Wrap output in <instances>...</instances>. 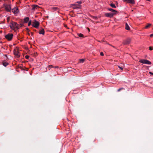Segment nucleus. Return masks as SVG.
Wrapping results in <instances>:
<instances>
[{"label":"nucleus","instance_id":"nucleus-1","mask_svg":"<svg viewBox=\"0 0 153 153\" xmlns=\"http://www.w3.org/2000/svg\"><path fill=\"white\" fill-rule=\"evenodd\" d=\"M10 28L13 30H16L19 29V25L17 23L12 21L10 25Z\"/></svg>","mask_w":153,"mask_h":153},{"label":"nucleus","instance_id":"nucleus-2","mask_svg":"<svg viewBox=\"0 0 153 153\" xmlns=\"http://www.w3.org/2000/svg\"><path fill=\"white\" fill-rule=\"evenodd\" d=\"M139 62L142 63L148 64V65H151L152 63L151 62L149 61V60L145 59H140L139 61Z\"/></svg>","mask_w":153,"mask_h":153},{"label":"nucleus","instance_id":"nucleus-3","mask_svg":"<svg viewBox=\"0 0 153 153\" xmlns=\"http://www.w3.org/2000/svg\"><path fill=\"white\" fill-rule=\"evenodd\" d=\"M39 25V22L37 21L36 20H34L33 22L32 26L36 28H37Z\"/></svg>","mask_w":153,"mask_h":153},{"label":"nucleus","instance_id":"nucleus-4","mask_svg":"<svg viewBox=\"0 0 153 153\" xmlns=\"http://www.w3.org/2000/svg\"><path fill=\"white\" fill-rule=\"evenodd\" d=\"M131 41V39L130 38H128L123 41V44L124 45H128L130 43Z\"/></svg>","mask_w":153,"mask_h":153},{"label":"nucleus","instance_id":"nucleus-5","mask_svg":"<svg viewBox=\"0 0 153 153\" xmlns=\"http://www.w3.org/2000/svg\"><path fill=\"white\" fill-rule=\"evenodd\" d=\"M13 36V34H8L5 36V38L9 41H10L12 40Z\"/></svg>","mask_w":153,"mask_h":153},{"label":"nucleus","instance_id":"nucleus-6","mask_svg":"<svg viewBox=\"0 0 153 153\" xmlns=\"http://www.w3.org/2000/svg\"><path fill=\"white\" fill-rule=\"evenodd\" d=\"M71 7H72L73 6H74V7H73V8L74 9H76V8L80 9V8H81V5H78L76 4H71Z\"/></svg>","mask_w":153,"mask_h":153},{"label":"nucleus","instance_id":"nucleus-7","mask_svg":"<svg viewBox=\"0 0 153 153\" xmlns=\"http://www.w3.org/2000/svg\"><path fill=\"white\" fill-rule=\"evenodd\" d=\"M115 14V13H105V15L106 17L111 18Z\"/></svg>","mask_w":153,"mask_h":153},{"label":"nucleus","instance_id":"nucleus-8","mask_svg":"<svg viewBox=\"0 0 153 153\" xmlns=\"http://www.w3.org/2000/svg\"><path fill=\"white\" fill-rule=\"evenodd\" d=\"M4 7L5 9L7 11L10 12L11 8L10 5L8 4L4 5Z\"/></svg>","mask_w":153,"mask_h":153},{"label":"nucleus","instance_id":"nucleus-9","mask_svg":"<svg viewBox=\"0 0 153 153\" xmlns=\"http://www.w3.org/2000/svg\"><path fill=\"white\" fill-rule=\"evenodd\" d=\"M123 1L125 2L132 4H134L135 3L134 0H123Z\"/></svg>","mask_w":153,"mask_h":153},{"label":"nucleus","instance_id":"nucleus-10","mask_svg":"<svg viewBox=\"0 0 153 153\" xmlns=\"http://www.w3.org/2000/svg\"><path fill=\"white\" fill-rule=\"evenodd\" d=\"M14 54L17 57H19V52L16 49H14L13 51Z\"/></svg>","mask_w":153,"mask_h":153},{"label":"nucleus","instance_id":"nucleus-11","mask_svg":"<svg viewBox=\"0 0 153 153\" xmlns=\"http://www.w3.org/2000/svg\"><path fill=\"white\" fill-rule=\"evenodd\" d=\"M12 11L13 13L15 14L17 13L19 11V9L18 8L15 7L14 8L12 9Z\"/></svg>","mask_w":153,"mask_h":153},{"label":"nucleus","instance_id":"nucleus-12","mask_svg":"<svg viewBox=\"0 0 153 153\" xmlns=\"http://www.w3.org/2000/svg\"><path fill=\"white\" fill-rule=\"evenodd\" d=\"M32 6L33 7L32 10H35L36 9H37L39 8V6L37 5H33Z\"/></svg>","mask_w":153,"mask_h":153},{"label":"nucleus","instance_id":"nucleus-13","mask_svg":"<svg viewBox=\"0 0 153 153\" xmlns=\"http://www.w3.org/2000/svg\"><path fill=\"white\" fill-rule=\"evenodd\" d=\"M39 34H42V35H44L45 34V31L44 29L43 28H42L39 31Z\"/></svg>","mask_w":153,"mask_h":153},{"label":"nucleus","instance_id":"nucleus-14","mask_svg":"<svg viewBox=\"0 0 153 153\" xmlns=\"http://www.w3.org/2000/svg\"><path fill=\"white\" fill-rule=\"evenodd\" d=\"M108 10L109 11L112 12H113V13H115V14L117 12V11L116 10H114L112 8H108Z\"/></svg>","mask_w":153,"mask_h":153},{"label":"nucleus","instance_id":"nucleus-15","mask_svg":"<svg viewBox=\"0 0 153 153\" xmlns=\"http://www.w3.org/2000/svg\"><path fill=\"white\" fill-rule=\"evenodd\" d=\"M52 11H56L57 10H59V9L57 7H53L52 8Z\"/></svg>","mask_w":153,"mask_h":153},{"label":"nucleus","instance_id":"nucleus-16","mask_svg":"<svg viewBox=\"0 0 153 153\" xmlns=\"http://www.w3.org/2000/svg\"><path fill=\"white\" fill-rule=\"evenodd\" d=\"M24 23H27L29 21V18L28 17H26L24 19Z\"/></svg>","mask_w":153,"mask_h":153},{"label":"nucleus","instance_id":"nucleus-17","mask_svg":"<svg viewBox=\"0 0 153 153\" xmlns=\"http://www.w3.org/2000/svg\"><path fill=\"white\" fill-rule=\"evenodd\" d=\"M125 28L126 30H129L130 29V27L128 25V24L126 23V27Z\"/></svg>","mask_w":153,"mask_h":153},{"label":"nucleus","instance_id":"nucleus-18","mask_svg":"<svg viewBox=\"0 0 153 153\" xmlns=\"http://www.w3.org/2000/svg\"><path fill=\"white\" fill-rule=\"evenodd\" d=\"M110 5L112 7L115 8L116 7V6L113 3H111L110 4Z\"/></svg>","mask_w":153,"mask_h":153},{"label":"nucleus","instance_id":"nucleus-19","mask_svg":"<svg viewBox=\"0 0 153 153\" xmlns=\"http://www.w3.org/2000/svg\"><path fill=\"white\" fill-rule=\"evenodd\" d=\"M152 25L150 24H148L147 25L145 26V28H147L151 26Z\"/></svg>","mask_w":153,"mask_h":153},{"label":"nucleus","instance_id":"nucleus-20","mask_svg":"<svg viewBox=\"0 0 153 153\" xmlns=\"http://www.w3.org/2000/svg\"><path fill=\"white\" fill-rule=\"evenodd\" d=\"M8 64V63L6 62H3V65L5 67H6Z\"/></svg>","mask_w":153,"mask_h":153},{"label":"nucleus","instance_id":"nucleus-21","mask_svg":"<svg viewBox=\"0 0 153 153\" xmlns=\"http://www.w3.org/2000/svg\"><path fill=\"white\" fill-rule=\"evenodd\" d=\"M85 60L84 59H81L79 60V62L81 63H83L84 61Z\"/></svg>","mask_w":153,"mask_h":153},{"label":"nucleus","instance_id":"nucleus-22","mask_svg":"<svg viewBox=\"0 0 153 153\" xmlns=\"http://www.w3.org/2000/svg\"><path fill=\"white\" fill-rule=\"evenodd\" d=\"M78 36L80 37H83V35L82 33L78 34Z\"/></svg>","mask_w":153,"mask_h":153},{"label":"nucleus","instance_id":"nucleus-23","mask_svg":"<svg viewBox=\"0 0 153 153\" xmlns=\"http://www.w3.org/2000/svg\"><path fill=\"white\" fill-rule=\"evenodd\" d=\"M124 89V88H119V89H118L117 90V91H120L121 90H123V89Z\"/></svg>","mask_w":153,"mask_h":153},{"label":"nucleus","instance_id":"nucleus-24","mask_svg":"<svg viewBox=\"0 0 153 153\" xmlns=\"http://www.w3.org/2000/svg\"><path fill=\"white\" fill-rule=\"evenodd\" d=\"M31 21L30 20L29 21V23H28V26H29L31 25Z\"/></svg>","mask_w":153,"mask_h":153},{"label":"nucleus","instance_id":"nucleus-25","mask_svg":"<svg viewBox=\"0 0 153 153\" xmlns=\"http://www.w3.org/2000/svg\"><path fill=\"white\" fill-rule=\"evenodd\" d=\"M29 56L28 55H26L25 56V58L27 59H28L29 58Z\"/></svg>","mask_w":153,"mask_h":153},{"label":"nucleus","instance_id":"nucleus-26","mask_svg":"<svg viewBox=\"0 0 153 153\" xmlns=\"http://www.w3.org/2000/svg\"><path fill=\"white\" fill-rule=\"evenodd\" d=\"M149 50L150 51H152L153 50V48L152 47H150L149 48Z\"/></svg>","mask_w":153,"mask_h":153},{"label":"nucleus","instance_id":"nucleus-27","mask_svg":"<svg viewBox=\"0 0 153 153\" xmlns=\"http://www.w3.org/2000/svg\"><path fill=\"white\" fill-rule=\"evenodd\" d=\"M76 3L79 4H80L82 3V1H77Z\"/></svg>","mask_w":153,"mask_h":153},{"label":"nucleus","instance_id":"nucleus-28","mask_svg":"<svg viewBox=\"0 0 153 153\" xmlns=\"http://www.w3.org/2000/svg\"><path fill=\"white\" fill-rule=\"evenodd\" d=\"M100 55L102 56H103L104 55V54L102 52H101L100 53Z\"/></svg>","mask_w":153,"mask_h":153},{"label":"nucleus","instance_id":"nucleus-29","mask_svg":"<svg viewBox=\"0 0 153 153\" xmlns=\"http://www.w3.org/2000/svg\"><path fill=\"white\" fill-rule=\"evenodd\" d=\"M7 22H9V20H10V18L9 17H7Z\"/></svg>","mask_w":153,"mask_h":153},{"label":"nucleus","instance_id":"nucleus-30","mask_svg":"<svg viewBox=\"0 0 153 153\" xmlns=\"http://www.w3.org/2000/svg\"><path fill=\"white\" fill-rule=\"evenodd\" d=\"M118 67H119V68H120V69L121 70H123V68L122 67H120V66H118Z\"/></svg>","mask_w":153,"mask_h":153},{"label":"nucleus","instance_id":"nucleus-31","mask_svg":"<svg viewBox=\"0 0 153 153\" xmlns=\"http://www.w3.org/2000/svg\"><path fill=\"white\" fill-rule=\"evenodd\" d=\"M93 18L95 19H98L97 17L96 16H94Z\"/></svg>","mask_w":153,"mask_h":153},{"label":"nucleus","instance_id":"nucleus-32","mask_svg":"<svg viewBox=\"0 0 153 153\" xmlns=\"http://www.w3.org/2000/svg\"><path fill=\"white\" fill-rule=\"evenodd\" d=\"M150 36L151 37H152V36H153V34H151L150 35Z\"/></svg>","mask_w":153,"mask_h":153},{"label":"nucleus","instance_id":"nucleus-33","mask_svg":"<svg viewBox=\"0 0 153 153\" xmlns=\"http://www.w3.org/2000/svg\"><path fill=\"white\" fill-rule=\"evenodd\" d=\"M149 73L150 74H152V75H153V73H152V72H149Z\"/></svg>","mask_w":153,"mask_h":153},{"label":"nucleus","instance_id":"nucleus-34","mask_svg":"<svg viewBox=\"0 0 153 153\" xmlns=\"http://www.w3.org/2000/svg\"><path fill=\"white\" fill-rule=\"evenodd\" d=\"M53 67V66L52 65H49V66H48L49 67Z\"/></svg>","mask_w":153,"mask_h":153},{"label":"nucleus","instance_id":"nucleus-35","mask_svg":"<svg viewBox=\"0 0 153 153\" xmlns=\"http://www.w3.org/2000/svg\"><path fill=\"white\" fill-rule=\"evenodd\" d=\"M31 35H32V36L33 35V33L31 32Z\"/></svg>","mask_w":153,"mask_h":153},{"label":"nucleus","instance_id":"nucleus-36","mask_svg":"<svg viewBox=\"0 0 153 153\" xmlns=\"http://www.w3.org/2000/svg\"><path fill=\"white\" fill-rule=\"evenodd\" d=\"M59 67L58 66H55V68H58Z\"/></svg>","mask_w":153,"mask_h":153},{"label":"nucleus","instance_id":"nucleus-37","mask_svg":"<svg viewBox=\"0 0 153 153\" xmlns=\"http://www.w3.org/2000/svg\"><path fill=\"white\" fill-rule=\"evenodd\" d=\"M20 25L21 26H22L23 25L22 24H21Z\"/></svg>","mask_w":153,"mask_h":153},{"label":"nucleus","instance_id":"nucleus-38","mask_svg":"<svg viewBox=\"0 0 153 153\" xmlns=\"http://www.w3.org/2000/svg\"><path fill=\"white\" fill-rule=\"evenodd\" d=\"M26 29L27 30H29L28 28H27Z\"/></svg>","mask_w":153,"mask_h":153},{"label":"nucleus","instance_id":"nucleus-39","mask_svg":"<svg viewBox=\"0 0 153 153\" xmlns=\"http://www.w3.org/2000/svg\"><path fill=\"white\" fill-rule=\"evenodd\" d=\"M88 30H89V31H90V30L89 28H88Z\"/></svg>","mask_w":153,"mask_h":153},{"label":"nucleus","instance_id":"nucleus-40","mask_svg":"<svg viewBox=\"0 0 153 153\" xmlns=\"http://www.w3.org/2000/svg\"><path fill=\"white\" fill-rule=\"evenodd\" d=\"M147 1H150V0H146Z\"/></svg>","mask_w":153,"mask_h":153},{"label":"nucleus","instance_id":"nucleus-41","mask_svg":"<svg viewBox=\"0 0 153 153\" xmlns=\"http://www.w3.org/2000/svg\"><path fill=\"white\" fill-rule=\"evenodd\" d=\"M5 56H6V57H7V56H6V55H5Z\"/></svg>","mask_w":153,"mask_h":153},{"label":"nucleus","instance_id":"nucleus-42","mask_svg":"<svg viewBox=\"0 0 153 153\" xmlns=\"http://www.w3.org/2000/svg\"><path fill=\"white\" fill-rule=\"evenodd\" d=\"M36 1H37V0H36Z\"/></svg>","mask_w":153,"mask_h":153}]
</instances>
